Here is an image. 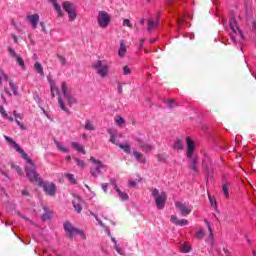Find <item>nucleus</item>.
I'll list each match as a JSON object with an SVG mask.
<instances>
[{
    "instance_id": "f257e3e1",
    "label": "nucleus",
    "mask_w": 256,
    "mask_h": 256,
    "mask_svg": "<svg viewBox=\"0 0 256 256\" xmlns=\"http://www.w3.org/2000/svg\"><path fill=\"white\" fill-rule=\"evenodd\" d=\"M5 141H7L8 145L15 149L17 153H20L21 157L30 165V167H26V176L28 177L31 183H38L39 187H42L46 195L53 197L57 193V186L53 182H45L41 178H39V174L35 171V164H33V160L25 153V150L19 147V144L15 142L11 137L4 135Z\"/></svg>"
},
{
    "instance_id": "f03ea898",
    "label": "nucleus",
    "mask_w": 256,
    "mask_h": 256,
    "mask_svg": "<svg viewBox=\"0 0 256 256\" xmlns=\"http://www.w3.org/2000/svg\"><path fill=\"white\" fill-rule=\"evenodd\" d=\"M48 82L50 84V91L52 97H55V93L58 96V105L60 109L65 113H69V108L77 103V99L67 89V83L62 82L61 90H59V88H57V85H55V81L51 79L50 76H48Z\"/></svg>"
},
{
    "instance_id": "7ed1b4c3",
    "label": "nucleus",
    "mask_w": 256,
    "mask_h": 256,
    "mask_svg": "<svg viewBox=\"0 0 256 256\" xmlns=\"http://www.w3.org/2000/svg\"><path fill=\"white\" fill-rule=\"evenodd\" d=\"M222 25L227 29V31L230 33V39L233 41V43H243L245 41V38L243 37V32H241V29H239V26L237 25V20L235 18H231L229 21V26H227V20H222Z\"/></svg>"
},
{
    "instance_id": "20e7f679",
    "label": "nucleus",
    "mask_w": 256,
    "mask_h": 256,
    "mask_svg": "<svg viewBox=\"0 0 256 256\" xmlns=\"http://www.w3.org/2000/svg\"><path fill=\"white\" fill-rule=\"evenodd\" d=\"M187 152L186 155L191 161V169L192 171L197 172V156L195 155V141L191 139V137L186 138Z\"/></svg>"
},
{
    "instance_id": "39448f33",
    "label": "nucleus",
    "mask_w": 256,
    "mask_h": 256,
    "mask_svg": "<svg viewBox=\"0 0 256 256\" xmlns=\"http://www.w3.org/2000/svg\"><path fill=\"white\" fill-rule=\"evenodd\" d=\"M108 133L110 134V142L113 143V145H117L124 151V153H131V146L129 144H122L117 141V139L121 138L122 135L117 131V129L110 128L108 129Z\"/></svg>"
},
{
    "instance_id": "423d86ee",
    "label": "nucleus",
    "mask_w": 256,
    "mask_h": 256,
    "mask_svg": "<svg viewBox=\"0 0 256 256\" xmlns=\"http://www.w3.org/2000/svg\"><path fill=\"white\" fill-rule=\"evenodd\" d=\"M151 193L157 209H165V203H167V193L163 191L160 192L157 188H153Z\"/></svg>"
},
{
    "instance_id": "0eeeda50",
    "label": "nucleus",
    "mask_w": 256,
    "mask_h": 256,
    "mask_svg": "<svg viewBox=\"0 0 256 256\" xmlns=\"http://www.w3.org/2000/svg\"><path fill=\"white\" fill-rule=\"evenodd\" d=\"M92 67L102 79H105L109 75V64L105 61L97 60L92 64Z\"/></svg>"
},
{
    "instance_id": "6e6552de",
    "label": "nucleus",
    "mask_w": 256,
    "mask_h": 256,
    "mask_svg": "<svg viewBox=\"0 0 256 256\" xmlns=\"http://www.w3.org/2000/svg\"><path fill=\"white\" fill-rule=\"evenodd\" d=\"M97 23L100 29H107L111 24V15L105 11H99L97 15Z\"/></svg>"
},
{
    "instance_id": "1a4fd4ad",
    "label": "nucleus",
    "mask_w": 256,
    "mask_h": 256,
    "mask_svg": "<svg viewBox=\"0 0 256 256\" xmlns=\"http://www.w3.org/2000/svg\"><path fill=\"white\" fill-rule=\"evenodd\" d=\"M91 163H93L94 168H91L90 173L92 177H98L101 175V169L107 171V165L103 164L100 160L95 159V157H90Z\"/></svg>"
},
{
    "instance_id": "9d476101",
    "label": "nucleus",
    "mask_w": 256,
    "mask_h": 256,
    "mask_svg": "<svg viewBox=\"0 0 256 256\" xmlns=\"http://www.w3.org/2000/svg\"><path fill=\"white\" fill-rule=\"evenodd\" d=\"M62 7L68 14L69 21H75L77 19V10L75 9L73 3L65 1L62 3Z\"/></svg>"
},
{
    "instance_id": "9b49d317",
    "label": "nucleus",
    "mask_w": 256,
    "mask_h": 256,
    "mask_svg": "<svg viewBox=\"0 0 256 256\" xmlns=\"http://www.w3.org/2000/svg\"><path fill=\"white\" fill-rule=\"evenodd\" d=\"M175 207L179 209L183 217L191 215V212L193 211V206H191L189 203L175 202Z\"/></svg>"
},
{
    "instance_id": "f8f14e48",
    "label": "nucleus",
    "mask_w": 256,
    "mask_h": 256,
    "mask_svg": "<svg viewBox=\"0 0 256 256\" xmlns=\"http://www.w3.org/2000/svg\"><path fill=\"white\" fill-rule=\"evenodd\" d=\"M64 230L70 237H75V235H80L81 239H85V233H83L80 230H77V228L73 227L72 223L66 222L64 223Z\"/></svg>"
},
{
    "instance_id": "ddd939ff",
    "label": "nucleus",
    "mask_w": 256,
    "mask_h": 256,
    "mask_svg": "<svg viewBox=\"0 0 256 256\" xmlns=\"http://www.w3.org/2000/svg\"><path fill=\"white\" fill-rule=\"evenodd\" d=\"M110 183L112 184L114 191H116V193L121 201H127L129 199V195L127 194V192L121 191V189L117 185V182L115 181V179L110 180Z\"/></svg>"
},
{
    "instance_id": "4468645a",
    "label": "nucleus",
    "mask_w": 256,
    "mask_h": 256,
    "mask_svg": "<svg viewBox=\"0 0 256 256\" xmlns=\"http://www.w3.org/2000/svg\"><path fill=\"white\" fill-rule=\"evenodd\" d=\"M135 141H136V145L140 147L143 153H149V151H153V149H155V147L152 144L143 142L141 138H135Z\"/></svg>"
},
{
    "instance_id": "2eb2a0df",
    "label": "nucleus",
    "mask_w": 256,
    "mask_h": 256,
    "mask_svg": "<svg viewBox=\"0 0 256 256\" xmlns=\"http://www.w3.org/2000/svg\"><path fill=\"white\" fill-rule=\"evenodd\" d=\"M27 21H29L32 29H37V26L39 25V14H32L26 16Z\"/></svg>"
},
{
    "instance_id": "dca6fc26",
    "label": "nucleus",
    "mask_w": 256,
    "mask_h": 256,
    "mask_svg": "<svg viewBox=\"0 0 256 256\" xmlns=\"http://www.w3.org/2000/svg\"><path fill=\"white\" fill-rule=\"evenodd\" d=\"M72 205L77 213H81V211H83V200L81 197L75 196L72 201Z\"/></svg>"
},
{
    "instance_id": "f3484780",
    "label": "nucleus",
    "mask_w": 256,
    "mask_h": 256,
    "mask_svg": "<svg viewBox=\"0 0 256 256\" xmlns=\"http://www.w3.org/2000/svg\"><path fill=\"white\" fill-rule=\"evenodd\" d=\"M171 223L174 225H177L178 227H185L186 225H189V220L187 219H180L177 218V216L172 215L170 218Z\"/></svg>"
},
{
    "instance_id": "a211bd4d",
    "label": "nucleus",
    "mask_w": 256,
    "mask_h": 256,
    "mask_svg": "<svg viewBox=\"0 0 256 256\" xmlns=\"http://www.w3.org/2000/svg\"><path fill=\"white\" fill-rule=\"evenodd\" d=\"M13 115L15 117L14 121H15L16 125H18V127H20V129L25 131L27 129V127L25 126V124H23V123H21V121H19V119H23V114L17 113V111H14Z\"/></svg>"
},
{
    "instance_id": "6ab92c4d",
    "label": "nucleus",
    "mask_w": 256,
    "mask_h": 256,
    "mask_svg": "<svg viewBox=\"0 0 256 256\" xmlns=\"http://www.w3.org/2000/svg\"><path fill=\"white\" fill-rule=\"evenodd\" d=\"M48 1L53 5L58 17H63L64 15L63 10L61 9V5H59L57 0H48Z\"/></svg>"
},
{
    "instance_id": "aec40b11",
    "label": "nucleus",
    "mask_w": 256,
    "mask_h": 256,
    "mask_svg": "<svg viewBox=\"0 0 256 256\" xmlns=\"http://www.w3.org/2000/svg\"><path fill=\"white\" fill-rule=\"evenodd\" d=\"M72 149H75L78 153L85 155V147L78 142H71Z\"/></svg>"
},
{
    "instance_id": "412c9836",
    "label": "nucleus",
    "mask_w": 256,
    "mask_h": 256,
    "mask_svg": "<svg viewBox=\"0 0 256 256\" xmlns=\"http://www.w3.org/2000/svg\"><path fill=\"white\" fill-rule=\"evenodd\" d=\"M127 54V46L125 45V42L120 41V48L118 50V56L123 59V57H125V55Z\"/></svg>"
},
{
    "instance_id": "4be33fe9",
    "label": "nucleus",
    "mask_w": 256,
    "mask_h": 256,
    "mask_svg": "<svg viewBox=\"0 0 256 256\" xmlns=\"http://www.w3.org/2000/svg\"><path fill=\"white\" fill-rule=\"evenodd\" d=\"M54 143L58 151H61V153H69V148L65 147L63 145V142H59V140H54Z\"/></svg>"
},
{
    "instance_id": "5701e85b",
    "label": "nucleus",
    "mask_w": 256,
    "mask_h": 256,
    "mask_svg": "<svg viewBox=\"0 0 256 256\" xmlns=\"http://www.w3.org/2000/svg\"><path fill=\"white\" fill-rule=\"evenodd\" d=\"M0 115L3 117V119H8L11 123L15 121L13 117H10L9 114H7V111L5 110V107L0 106Z\"/></svg>"
},
{
    "instance_id": "b1692460",
    "label": "nucleus",
    "mask_w": 256,
    "mask_h": 256,
    "mask_svg": "<svg viewBox=\"0 0 256 256\" xmlns=\"http://www.w3.org/2000/svg\"><path fill=\"white\" fill-rule=\"evenodd\" d=\"M34 69L35 71H37V73H39L41 77H45V72L43 71V66L41 65V63L36 62L34 64Z\"/></svg>"
},
{
    "instance_id": "393cba45",
    "label": "nucleus",
    "mask_w": 256,
    "mask_h": 256,
    "mask_svg": "<svg viewBox=\"0 0 256 256\" xmlns=\"http://www.w3.org/2000/svg\"><path fill=\"white\" fill-rule=\"evenodd\" d=\"M133 155H134L136 161H138V163H145V161H146L145 156H143L141 154V152L134 151Z\"/></svg>"
},
{
    "instance_id": "a878e982",
    "label": "nucleus",
    "mask_w": 256,
    "mask_h": 256,
    "mask_svg": "<svg viewBox=\"0 0 256 256\" xmlns=\"http://www.w3.org/2000/svg\"><path fill=\"white\" fill-rule=\"evenodd\" d=\"M229 187H231V183L225 182L222 185V193L225 195L227 199H229Z\"/></svg>"
},
{
    "instance_id": "bb28decb",
    "label": "nucleus",
    "mask_w": 256,
    "mask_h": 256,
    "mask_svg": "<svg viewBox=\"0 0 256 256\" xmlns=\"http://www.w3.org/2000/svg\"><path fill=\"white\" fill-rule=\"evenodd\" d=\"M173 148L176 149L177 151H183L184 144L182 140L176 139Z\"/></svg>"
},
{
    "instance_id": "cd10ccee",
    "label": "nucleus",
    "mask_w": 256,
    "mask_h": 256,
    "mask_svg": "<svg viewBox=\"0 0 256 256\" xmlns=\"http://www.w3.org/2000/svg\"><path fill=\"white\" fill-rule=\"evenodd\" d=\"M207 227H208V231L210 233V235L207 238V243H209L210 245H213V230H211V224H209V222L206 221Z\"/></svg>"
},
{
    "instance_id": "c85d7f7f",
    "label": "nucleus",
    "mask_w": 256,
    "mask_h": 256,
    "mask_svg": "<svg viewBox=\"0 0 256 256\" xmlns=\"http://www.w3.org/2000/svg\"><path fill=\"white\" fill-rule=\"evenodd\" d=\"M84 129H86V131H95V125L90 120H86Z\"/></svg>"
},
{
    "instance_id": "c756f323",
    "label": "nucleus",
    "mask_w": 256,
    "mask_h": 256,
    "mask_svg": "<svg viewBox=\"0 0 256 256\" xmlns=\"http://www.w3.org/2000/svg\"><path fill=\"white\" fill-rule=\"evenodd\" d=\"M158 21L154 19H149L148 20V31H153L155 27H157Z\"/></svg>"
},
{
    "instance_id": "7c9ffc66",
    "label": "nucleus",
    "mask_w": 256,
    "mask_h": 256,
    "mask_svg": "<svg viewBox=\"0 0 256 256\" xmlns=\"http://www.w3.org/2000/svg\"><path fill=\"white\" fill-rule=\"evenodd\" d=\"M9 85H10V89L13 91V95H19L17 85H15L13 81H10Z\"/></svg>"
},
{
    "instance_id": "2f4dec72",
    "label": "nucleus",
    "mask_w": 256,
    "mask_h": 256,
    "mask_svg": "<svg viewBox=\"0 0 256 256\" xmlns=\"http://www.w3.org/2000/svg\"><path fill=\"white\" fill-rule=\"evenodd\" d=\"M64 176L66 177V179H68V181H70V183H73L75 185V183H77V180H75V176L71 173H66L64 174Z\"/></svg>"
},
{
    "instance_id": "473e14b6",
    "label": "nucleus",
    "mask_w": 256,
    "mask_h": 256,
    "mask_svg": "<svg viewBox=\"0 0 256 256\" xmlns=\"http://www.w3.org/2000/svg\"><path fill=\"white\" fill-rule=\"evenodd\" d=\"M181 253H189L191 251V246L188 244H184L180 248Z\"/></svg>"
},
{
    "instance_id": "72a5a7b5",
    "label": "nucleus",
    "mask_w": 256,
    "mask_h": 256,
    "mask_svg": "<svg viewBox=\"0 0 256 256\" xmlns=\"http://www.w3.org/2000/svg\"><path fill=\"white\" fill-rule=\"evenodd\" d=\"M115 123L116 125H118V127H123V125L125 124V119L119 116L118 118L115 119Z\"/></svg>"
},
{
    "instance_id": "f704fd0d",
    "label": "nucleus",
    "mask_w": 256,
    "mask_h": 256,
    "mask_svg": "<svg viewBox=\"0 0 256 256\" xmlns=\"http://www.w3.org/2000/svg\"><path fill=\"white\" fill-rule=\"evenodd\" d=\"M112 241L114 243V248L116 249L117 253H119V255H123V250L119 248V244H117V240L115 238H112Z\"/></svg>"
},
{
    "instance_id": "c9c22d12",
    "label": "nucleus",
    "mask_w": 256,
    "mask_h": 256,
    "mask_svg": "<svg viewBox=\"0 0 256 256\" xmlns=\"http://www.w3.org/2000/svg\"><path fill=\"white\" fill-rule=\"evenodd\" d=\"M74 161H75V163H76V165L78 166V167H81V168H83V167H85V161H83V160H81V159H79V158H74Z\"/></svg>"
},
{
    "instance_id": "e433bc0d",
    "label": "nucleus",
    "mask_w": 256,
    "mask_h": 256,
    "mask_svg": "<svg viewBox=\"0 0 256 256\" xmlns=\"http://www.w3.org/2000/svg\"><path fill=\"white\" fill-rule=\"evenodd\" d=\"M15 59H16L18 65H19L20 67H22L23 69H25V61H23V58L17 56Z\"/></svg>"
},
{
    "instance_id": "4c0bfd02",
    "label": "nucleus",
    "mask_w": 256,
    "mask_h": 256,
    "mask_svg": "<svg viewBox=\"0 0 256 256\" xmlns=\"http://www.w3.org/2000/svg\"><path fill=\"white\" fill-rule=\"evenodd\" d=\"M8 77L7 74H5L4 72L0 73V85H3V81H7Z\"/></svg>"
},
{
    "instance_id": "58836bf2",
    "label": "nucleus",
    "mask_w": 256,
    "mask_h": 256,
    "mask_svg": "<svg viewBox=\"0 0 256 256\" xmlns=\"http://www.w3.org/2000/svg\"><path fill=\"white\" fill-rule=\"evenodd\" d=\"M166 105L170 108L177 107V103H175V100H167Z\"/></svg>"
},
{
    "instance_id": "ea45409f",
    "label": "nucleus",
    "mask_w": 256,
    "mask_h": 256,
    "mask_svg": "<svg viewBox=\"0 0 256 256\" xmlns=\"http://www.w3.org/2000/svg\"><path fill=\"white\" fill-rule=\"evenodd\" d=\"M12 169H15V171L18 173V175H23V170L21 169V167L13 164Z\"/></svg>"
},
{
    "instance_id": "a19ab883",
    "label": "nucleus",
    "mask_w": 256,
    "mask_h": 256,
    "mask_svg": "<svg viewBox=\"0 0 256 256\" xmlns=\"http://www.w3.org/2000/svg\"><path fill=\"white\" fill-rule=\"evenodd\" d=\"M195 237L196 239H203V237H205V233L203 232V230H199L198 232H196Z\"/></svg>"
},
{
    "instance_id": "79ce46f5",
    "label": "nucleus",
    "mask_w": 256,
    "mask_h": 256,
    "mask_svg": "<svg viewBox=\"0 0 256 256\" xmlns=\"http://www.w3.org/2000/svg\"><path fill=\"white\" fill-rule=\"evenodd\" d=\"M123 25H124V27H129L130 29L133 27V24L131 23V21L129 19H124Z\"/></svg>"
},
{
    "instance_id": "37998d69",
    "label": "nucleus",
    "mask_w": 256,
    "mask_h": 256,
    "mask_svg": "<svg viewBox=\"0 0 256 256\" xmlns=\"http://www.w3.org/2000/svg\"><path fill=\"white\" fill-rule=\"evenodd\" d=\"M8 53L9 55H11V57L17 58V52H15L14 49H12L11 47H8Z\"/></svg>"
},
{
    "instance_id": "c03bdc74",
    "label": "nucleus",
    "mask_w": 256,
    "mask_h": 256,
    "mask_svg": "<svg viewBox=\"0 0 256 256\" xmlns=\"http://www.w3.org/2000/svg\"><path fill=\"white\" fill-rule=\"evenodd\" d=\"M123 75H131V68L129 66L123 67Z\"/></svg>"
},
{
    "instance_id": "a18cd8bd",
    "label": "nucleus",
    "mask_w": 256,
    "mask_h": 256,
    "mask_svg": "<svg viewBox=\"0 0 256 256\" xmlns=\"http://www.w3.org/2000/svg\"><path fill=\"white\" fill-rule=\"evenodd\" d=\"M58 59H59L61 65H67V60L65 59V57L58 55Z\"/></svg>"
},
{
    "instance_id": "49530a36",
    "label": "nucleus",
    "mask_w": 256,
    "mask_h": 256,
    "mask_svg": "<svg viewBox=\"0 0 256 256\" xmlns=\"http://www.w3.org/2000/svg\"><path fill=\"white\" fill-rule=\"evenodd\" d=\"M209 201H210V205L212 207H215V205H217V201H215L213 198H211V196H209Z\"/></svg>"
},
{
    "instance_id": "de8ad7c7",
    "label": "nucleus",
    "mask_w": 256,
    "mask_h": 256,
    "mask_svg": "<svg viewBox=\"0 0 256 256\" xmlns=\"http://www.w3.org/2000/svg\"><path fill=\"white\" fill-rule=\"evenodd\" d=\"M117 89H118V93H123V84L118 83Z\"/></svg>"
},
{
    "instance_id": "09e8293b",
    "label": "nucleus",
    "mask_w": 256,
    "mask_h": 256,
    "mask_svg": "<svg viewBox=\"0 0 256 256\" xmlns=\"http://www.w3.org/2000/svg\"><path fill=\"white\" fill-rule=\"evenodd\" d=\"M11 37H12L14 43H19V39L17 38V35L11 34Z\"/></svg>"
},
{
    "instance_id": "8fccbe9b",
    "label": "nucleus",
    "mask_w": 256,
    "mask_h": 256,
    "mask_svg": "<svg viewBox=\"0 0 256 256\" xmlns=\"http://www.w3.org/2000/svg\"><path fill=\"white\" fill-rule=\"evenodd\" d=\"M207 163H209V157L208 156H204L203 165H206V167H207Z\"/></svg>"
},
{
    "instance_id": "3c124183",
    "label": "nucleus",
    "mask_w": 256,
    "mask_h": 256,
    "mask_svg": "<svg viewBox=\"0 0 256 256\" xmlns=\"http://www.w3.org/2000/svg\"><path fill=\"white\" fill-rule=\"evenodd\" d=\"M129 186H130V187H137V182H135V181H130V182H129Z\"/></svg>"
},
{
    "instance_id": "603ef678",
    "label": "nucleus",
    "mask_w": 256,
    "mask_h": 256,
    "mask_svg": "<svg viewBox=\"0 0 256 256\" xmlns=\"http://www.w3.org/2000/svg\"><path fill=\"white\" fill-rule=\"evenodd\" d=\"M108 185L107 184H102V190L104 193H107Z\"/></svg>"
},
{
    "instance_id": "864d4df0",
    "label": "nucleus",
    "mask_w": 256,
    "mask_h": 256,
    "mask_svg": "<svg viewBox=\"0 0 256 256\" xmlns=\"http://www.w3.org/2000/svg\"><path fill=\"white\" fill-rule=\"evenodd\" d=\"M42 219H43V221H47V219H49V215L44 214V215L42 216Z\"/></svg>"
},
{
    "instance_id": "5fc2aeb1",
    "label": "nucleus",
    "mask_w": 256,
    "mask_h": 256,
    "mask_svg": "<svg viewBox=\"0 0 256 256\" xmlns=\"http://www.w3.org/2000/svg\"><path fill=\"white\" fill-rule=\"evenodd\" d=\"M144 39H142V40H140V47H139V49L141 50V49H143V43H144Z\"/></svg>"
},
{
    "instance_id": "6e6d98bb",
    "label": "nucleus",
    "mask_w": 256,
    "mask_h": 256,
    "mask_svg": "<svg viewBox=\"0 0 256 256\" xmlns=\"http://www.w3.org/2000/svg\"><path fill=\"white\" fill-rule=\"evenodd\" d=\"M22 195H24V196L29 195V191H27V190H23V191H22Z\"/></svg>"
},
{
    "instance_id": "4d7b16f0",
    "label": "nucleus",
    "mask_w": 256,
    "mask_h": 256,
    "mask_svg": "<svg viewBox=\"0 0 256 256\" xmlns=\"http://www.w3.org/2000/svg\"><path fill=\"white\" fill-rule=\"evenodd\" d=\"M140 23H141V25H143V23H145V18H142V19L140 20Z\"/></svg>"
},
{
    "instance_id": "13d9d810",
    "label": "nucleus",
    "mask_w": 256,
    "mask_h": 256,
    "mask_svg": "<svg viewBox=\"0 0 256 256\" xmlns=\"http://www.w3.org/2000/svg\"><path fill=\"white\" fill-rule=\"evenodd\" d=\"M95 218L98 220L99 225H103V222H101V221L97 218V216H95Z\"/></svg>"
},
{
    "instance_id": "bf43d9fd",
    "label": "nucleus",
    "mask_w": 256,
    "mask_h": 256,
    "mask_svg": "<svg viewBox=\"0 0 256 256\" xmlns=\"http://www.w3.org/2000/svg\"><path fill=\"white\" fill-rule=\"evenodd\" d=\"M87 137H88L87 134L82 135V139H87Z\"/></svg>"
},
{
    "instance_id": "052dcab7",
    "label": "nucleus",
    "mask_w": 256,
    "mask_h": 256,
    "mask_svg": "<svg viewBox=\"0 0 256 256\" xmlns=\"http://www.w3.org/2000/svg\"><path fill=\"white\" fill-rule=\"evenodd\" d=\"M66 161H68V162L71 161V156H67Z\"/></svg>"
},
{
    "instance_id": "680f3d73",
    "label": "nucleus",
    "mask_w": 256,
    "mask_h": 256,
    "mask_svg": "<svg viewBox=\"0 0 256 256\" xmlns=\"http://www.w3.org/2000/svg\"><path fill=\"white\" fill-rule=\"evenodd\" d=\"M40 26L43 28V27H45V24H43V22H41Z\"/></svg>"
},
{
    "instance_id": "e2e57ef3",
    "label": "nucleus",
    "mask_w": 256,
    "mask_h": 256,
    "mask_svg": "<svg viewBox=\"0 0 256 256\" xmlns=\"http://www.w3.org/2000/svg\"><path fill=\"white\" fill-rule=\"evenodd\" d=\"M5 91L8 95H11V92H9L7 89H5Z\"/></svg>"
},
{
    "instance_id": "0e129e2a",
    "label": "nucleus",
    "mask_w": 256,
    "mask_h": 256,
    "mask_svg": "<svg viewBox=\"0 0 256 256\" xmlns=\"http://www.w3.org/2000/svg\"><path fill=\"white\" fill-rule=\"evenodd\" d=\"M3 100H4V103H7V100L5 98H3Z\"/></svg>"
},
{
    "instance_id": "69168bd1",
    "label": "nucleus",
    "mask_w": 256,
    "mask_h": 256,
    "mask_svg": "<svg viewBox=\"0 0 256 256\" xmlns=\"http://www.w3.org/2000/svg\"><path fill=\"white\" fill-rule=\"evenodd\" d=\"M42 30L45 31V26L42 27Z\"/></svg>"
}]
</instances>
